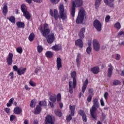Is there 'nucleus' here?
Returning a JSON list of instances; mask_svg holds the SVG:
<instances>
[{
	"label": "nucleus",
	"mask_w": 124,
	"mask_h": 124,
	"mask_svg": "<svg viewBox=\"0 0 124 124\" xmlns=\"http://www.w3.org/2000/svg\"><path fill=\"white\" fill-rule=\"evenodd\" d=\"M23 16L27 19V20H31V13L30 12L27 11L23 13Z\"/></svg>",
	"instance_id": "b1692460"
},
{
	"label": "nucleus",
	"mask_w": 124,
	"mask_h": 124,
	"mask_svg": "<svg viewBox=\"0 0 124 124\" xmlns=\"http://www.w3.org/2000/svg\"><path fill=\"white\" fill-rule=\"evenodd\" d=\"M110 19H111V16L109 15L107 16L105 19V22L108 23V22H110Z\"/></svg>",
	"instance_id": "c03bdc74"
},
{
	"label": "nucleus",
	"mask_w": 124,
	"mask_h": 124,
	"mask_svg": "<svg viewBox=\"0 0 124 124\" xmlns=\"http://www.w3.org/2000/svg\"><path fill=\"white\" fill-rule=\"evenodd\" d=\"M39 30L43 36L46 37V41L48 44H52L55 41V34L50 33L51 31L49 29V25L47 23L44 24V29L42 27H41Z\"/></svg>",
	"instance_id": "f257e3e1"
},
{
	"label": "nucleus",
	"mask_w": 124,
	"mask_h": 124,
	"mask_svg": "<svg viewBox=\"0 0 124 124\" xmlns=\"http://www.w3.org/2000/svg\"><path fill=\"white\" fill-rule=\"evenodd\" d=\"M7 20H8L11 23H12L13 25L15 24L16 21L15 20V17L14 16H11L10 17H7Z\"/></svg>",
	"instance_id": "c756f323"
},
{
	"label": "nucleus",
	"mask_w": 124,
	"mask_h": 124,
	"mask_svg": "<svg viewBox=\"0 0 124 124\" xmlns=\"http://www.w3.org/2000/svg\"><path fill=\"white\" fill-rule=\"evenodd\" d=\"M108 77L110 78L111 76H112V74L113 73V66H112V64L109 63L108 65Z\"/></svg>",
	"instance_id": "4468645a"
},
{
	"label": "nucleus",
	"mask_w": 124,
	"mask_h": 124,
	"mask_svg": "<svg viewBox=\"0 0 124 124\" xmlns=\"http://www.w3.org/2000/svg\"><path fill=\"white\" fill-rule=\"evenodd\" d=\"M16 120L17 119V117H16L15 115H11L10 117V120L11 122H13V121H14V120Z\"/></svg>",
	"instance_id": "79ce46f5"
},
{
	"label": "nucleus",
	"mask_w": 124,
	"mask_h": 124,
	"mask_svg": "<svg viewBox=\"0 0 124 124\" xmlns=\"http://www.w3.org/2000/svg\"><path fill=\"white\" fill-rule=\"evenodd\" d=\"M49 14L51 17H54L55 21H58L59 19H62L64 21V20H66L67 18V15L66 13H64V6L62 4H61L59 6V12L57 9H54L53 12V10H49Z\"/></svg>",
	"instance_id": "f03ea898"
},
{
	"label": "nucleus",
	"mask_w": 124,
	"mask_h": 124,
	"mask_svg": "<svg viewBox=\"0 0 124 124\" xmlns=\"http://www.w3.org/2000/svg\"><path fill=\"white\" fill-rule=\"evenodd\" d=\"M109 94H108V92H105L104 94V97L106 100H108V96Z\"/></svg>",
	"instance_id": "3c124183"
},
{
	"label": "nucleus",
	"mask_w": 124,
	"mask_h": 124,
	"mask_svg": "<svg viewBox=\"0 0 124 124\" xmlns=\"http://www.w3.org/2000/svg\"><path fill=\"white\" fill-rule=\"evenodd\" d=\"M35 37V35L34 34V33L33 32H31L29 37H28V39L29 40V41H30V42H32V41H33V40H34V38Z\"/></svg>",
	"instance_id": "c85d7f7f"
},
{
	"label": "nucleus",
	"mask_w": 124,
	"mask_h": 124,
	"mask_svg": "<svg viewBox=\"0 0 124 124\" xmlns=\"http://www.w3.org/2000/svg\"><path fill=\"white\" fill-rule=\"evenodd\" d=\"M93 26L95 29L97 31H101V29L102 28V25H101V22L98 20L95 19L93 22Z\"/></svg>",
	"instance_id": "423d86ee"
},
{
	"label": "nucleus",
	"mask_w": 124,
	"mask_h": 124,
	"mask_svg": "<svg viewBox=\"0 0 124 124\" xmlns=\"http://www.w3.org/2000/svg\"><path fill=\"white\" fill-rule=\"evenodd\" d=\"M84 4V1L83 0H74L72 3V6L71 7V15L72 17L75 16V11L76 7H81Z\"/></svg>",
	"instance_id": "20e7f679"
},
{
	"label": "nucleus",
	"mask_w": 124,
	"mask_h": 124,
	"mask_svg": "<svg viewBox=\"0 0 124 124\" xmlns=\"http://www.w3.org/2000/svg\"><path fill=\"white\" fill-rule=\"evenodd\" d=\"M25 1L27 2V3H29L30 4L31 3V1H32V0H25Z\"/></svg>",
	"instance_id": "0e129e2a"
},
{
	"label": "nucleus",
	"mask_w": 124,
	"mask_h": 124,
	"mask_svg": "<svg viewBox=\"0 0 124 124\" xmlns=\"http://www.w3.org/2000/svg\"><path fill=\"white\" fill-rule=\"evenodd\" d=\"M45 55L46 58H48L49 59H50L51 58H53V57L54 56V53H53L52 51H46Z\"/></svg>",
	"instance_id": "a878e982"
},
{
	"label": "nucleus",
	"mask_w": 124,
	"mask_h": 124,
	"mask_svg": "<svg viewBox=\"0 0 124 124\" xmlns=\"http://www.w3.org/2000/svg\"><path fill=\"white\" fill-rule=\"evenodd\" d=\"M115 0H104V2L106 4V5H108L111 8H114L115 7L114 3V1Z\"/></svg>",
	"instance_id": "ddd939ff"
},
{
	"label": "nucleus",
	"mask_w": 124,
	"mask_h": 124,
	"mask_svg": "<svg viewBox=\"0 0 124 124\" xmlns=\"http://www.w3.org/2000/svg\"><path fill=\"white\" fill-rule=\"evenodd\" d=\"M25 90H26V91H29V90H30V89L29 88V86H28L27 85L25 86Z\"/></svg>",
	"instance_id": "338daca9"
},
{
	"label": "nucleus",
	"mask_w": 124,
	"mask_h": 124,
	"mask_svg": "<svg viewBox=\"0 0 124 124\" xmlns=\"http://www.w3.org/2000/svg\"><path fill=\"white\" fill-rule=\"evenodd\" d=\"M93 45L94 51L96 52H98V51H99L100 49V44H99V42H98V41H97L96 39L93 40Z\"/></svg>",
	"instance_id": "1a4fd4ad"
},
{
	"label": "nucleus",
	"mask_w": 124,
	"mask_h": 124,
	"mask_svg": "<svg viewBox=\"0 0 124 124\" xmlns=\"http://www.w3.org/2000/svg\"><path fill=\"white\" fill-rule=\"evenodd\" d=\"M56 99L58 102H60V101L62 100V95L61 94V93H59L57 94Z\"/></svg>",
	"instance_id": "a19ab883"
},
{
	"label": "nucleus",
	"mask_w": 124,
	"mask_h": 124,
	"mask_svg": "<svg viewBox=\"0 0 124 124\" xmlns=\"http://www.w3.org/2000/svg\"><path fill=\"white\" fill-rule=\"evenodd\" d=\"M49 99L52 102L55 103L57 101V97H56V96L51 95L49 97Z\"/></svg>",
	"instance_id": "f704fd0d"
},
{
	"label": "nucleus",
	"mask_w": 124,
	"mask_h": 124,
	"mask_svg": "<svg viewBox=\"0 0 124 124\" xmlns=\"http://www.w3.org/2000/svg\"><path fill=\"white\" fill-rule=\"evenodd\" d=\"M35 104H36V100L35 99H32L30 103V107L31 108H34L35 107Z\"/></svg>",
	"instance_id": "72a5a7b5"
},
{
	"label": "nucleus",
	"mask_w": 124,
	"mask_h": 124,
	"mask_svg": "<svg viewBox=\"0 0 124 124\" xmlns=\"http://www.w3.org/2000/svg\"><path fill=\"white\" fill-rule=\"evenodd\" d=\"M9 76H11V79H13V78H14V73H13V72H11L9 74Z\"/></svg>",
	"instance_id": "4d7b16f0"
},
{
	"label": "nucleus",
	"mask_w": 124,
	"mask_h": 124,
	"mask_svg": "<svg viewBox=\"0 0 124 124\" xmlns=\"http://www.w3.org/2000/svg\"><path fill=\"white\" fill-rule=\"evenodd\" d=\"M93 105L92 108H90V114L92 118L95 121L97 120V115L95 113L97 110V108H99V102H98V99L95 98L93 100Z\"/></svg>",
	"instance_id": "7ed1b4c3"
},
{
	"label": "nucleus",
	"mask_w": 124,
	"mask_h": 124,
	"mask_svg": "<svg viewBox=\"0 0 124 124\" xmlns=\"http://www.w3.org/2000/svg\"><path fill=\"white\" fill-rule=\"evenodd\" d=\"M85 31H86L85 28H82L80 30L79 32L78 33V36L80 39H84V38L85 37L84 33Z\"/></svg>",
	"instance_id": "2eb2a0df"
},
{
	"label": "nucleus",
	"mask_w": 124,
	"mask_h": 124,
	"mask_svg": "<svg viewBox=\"0 0 124 124\" xmlns=\"http://www.w3.org/2000/svg\"><path fill=\"white\" fill-rule=\"evenodd\" d=\"M124 31H120L118 33L117 35L118 36H121V35H124Z\"/></svg>",
	"instance_id": "bf43d9fd"
},
{
	"label": "nucleus",
	"mask_w": 124,
	"mask_h": 124,
	"mask_svg": "<svg viewBox=\"0 0 124 124\" xmlns=\"http://www.w3.org/2000/svg\"><path fill=\"white\" fill-rule=\"evenodd\" d=\"M13 112L14 114H16V115H20V114H22L23 110L21 108L16 107L14 108Z\"/></svg>",
	"instance_id": "a211bd4d"
},
{
	"label": "nucleus",
	"mask_w": 124,
	"mask_h": 124,
	"mask_svg": "<svg viewBox=\"0 0 124 124\" xmlns=\"http://www.w3.org/2000/svg\"><path fill=\"white\" fill-rule=\"evenodd\" d=\"M52 4H58L61 0H49Z\"/></svg>",
	"instance_id": "37998d69"
},
{
	"label": "nucleus",
	"mask_w": 124,
	"mask_h": 124,
	"mask_svg": "<svg viewBox=\"0 0 124 124\" xmlns=\"http://www.w3.org/2000/svg\"><path fill=\"white\" fill-rule=\"evenodd\" d=\"M20 9L23 13L28 11V7L25 4H22L21 5Z\"/></svg>",
	"instance_id": "cd10ccee"
},
{
	"label": "nucleus",
	"mask_w": 124,
	"mask_h": 124,
	"mask_svg": "<svg viewBox=\"0 0 124 124\" xmlns=\"http://www.w3.org/2000/svg\"><path fill=\"white\" fill-rule=\"evenodd\" d=\"M121 59V55L120 54H116L115 56V60L116 61H119Z\"/></svg>",
	"instance_id": "603ef678"
},
{
	"label": "nucleus",
	"mask_w": 124,
	"mask_h": 124,
	"mask_svg": "<svg viewBox=\"0 0 124 124\" xmlns=\"http://www.w3.org/2000/svg\"><path fill=\"white\" fill-rule=\"evenodd\" d=\"M51 49L53 51H61L62 49V47L60 44H57L52 46Z\"/></svg>",
	"instance_id": "f3484780"
},
{
	"label": "nucleus",
	"mask_w": 124,
	"mask_h": 124,
	"mask_svg": "<svg viewBox=\"0 0 124 124\" xmlns=\"http://www.w3.org/2000/svg\"><path fill=\"white\" fill-rule=\"evenodd\" d=\"M71 78H73V86L74 89L76 88L77 86V81H76V77H77V75L76 74V71H73L71 73Z\"/></svg>",
	"instance_id": "9d476101"
},
{
	"label": "nucleus",
	"mask_w": 124,
	"mask_h": 124,
	"mask_svg": "<svg viewBox=\"0 0 124 124\" xmlns=\"http://www.w3.org/2000/svg\"><path fill=\"white\" fill-rule=\"evenodd\" d=\"M54 113L57 117H62V110L60 109H55Z\"/></svg>",
	"instance_id": "5701e85b"
},
{
	"label": "nucleus",
	"mask_w": 124,
	"mask_h": 124,
	"mask_svg": "<svg viewBox=\"0 0 124 124\" xmlns=\"http://www.w3.org/2000/svg\"><path fill=\"white\" fill-rule=\"evenodd\" d=\"M72 117H73V116L71 115V113L66 116V120L67 123H69V122H70L71 120H72Z\"/></svg>",
	"instance_id": "e433bc0d"
},
{
	"label": "nucleus",
	"mask_w": 124,
	"mask_h": 124,
	"mask_svg": "<svg viewBox=\"0 0 124 124\" xmlns=\"http://www.w3.org/2000/svg\"><path fill=\"white\" fill-rule=\"evenodd\" d=\"M86 52L88 55H90L91 54V52H92V46H89L87 48H86Z\"/></svg>",
	"instance_id": "ea45409f"
},
{
	"label": "nucleus",
	"mask_w": 124,
	"mask_h": 124,
	"mask_svg": "<svg viewBox=\"0 0 124 124\" xmlns=\"http://www.w3.org/2000/svg\"><path fill=\"white\" fill-rule=\"evenodd\" d=\"M114 86H118V85H121V81L119 80H115L113 83Z\"/></svg>",
	"instance_id": "58836bf2"
},
{
	"label": "nucleus",
	"mask_w": 124,
	"mask_h": 124,
	"mask_svg": "<svg viewBox=\"0 0 124 124\" xmlns=\"http://www.w3.org/2000/svg\"><path fill=\"white\" fill-rule=\"evenodd\" d=\"M102 121H104L106 119V115L104 112L102 113Z\"/></svg>",
	"instance_id": "5fc2aeb1"
},
{
	"label": "nucleus",
	"mask_w": 124,
	"mask_h": 124,
	"mask_svg": "<svg viewBox=\"0 0 124 124\" xmlns=\"http://www.w3.org/2000/svg\"><path fill=\"white\" fill-rule=\"evenodd\" d=\"M39 106H40V107H42V106L44 107H46L47 102L46 101H40L39 103Z\"/></svg>",
	"instance_id": "2f4dec72"
},
{
	"label": "nucleus",
	"mask_w": 124,
	"mask_h": 124,
	"mask_svg": "<svg viewBox=\"0 0 124 124\" xmlns=\"http://www.w3.org/2000/svg\"><path fill=\"white\" fill-rule=\"evenodd\" d=\"M89 84V80L87 78L84 82L83 84L82 87V92L83 93L86 92V90L87 89V87H88V84Z\"/></svg>",
	"instance_id": "6ab92c4d"
},
{
	"label": "nucleus",
	"mask_w": 124,
	"mask_h": 124,
	"mask_svg": "<svg viewBox=\"0 0 124 124\" xmlns=\"http://www.w3.org/2000/svg\"><path fill=\"white\" fill-rule=\"evenodd\" d=\"M16 25L19 29H24L25 28V23L21 21H17L16 23Z\"/></svg>",
	"instance_id": "393cba45"
},
{
	"label": "nucleus",
	"mask_w": 124,
	"mask_h": 124,
	"mask_svg": "<svg viewBox=\"0 0 124 124\" xmlns=\"http://www.w3.org/2000/svg\"><path fill=\"white\" fill-rule=\"evenodd\" d=\"M41 110H42V108H41V107L39 105H37L36 108L34 110V114L35 115H38L41 112Z\"/></svg>",
	"instance_id": "412c9836"
},
{
	"label": "nucleus",
	"mask_w": 124,
	"mask_h": 124,
	"mask_svg": "<svg viewBox=\"0 0 124 124\" xmlns=\"http://www.w3.org/2000/svg\"><path fill=\"white\" fill-rule=\"evenodd\" d=\"M75 46H78L79 48H83L84 47V42L82 39H78L75 41Z\"/></svg>",
	"instance_id": "f8f14e48"
},
{
	"label": "nucleus",
	"mask_w": 124,
	"mask_h": 124,
	"mask_svg": "<svg viewBox=\"0 0 124 124\" xmlns=\"http://www.w3.org/2000/svg\"><path fill=\"white\" fill-rule=\"evenodd\" d=\"M102 0H96L95 2V7L96 9H98V7L100 5Z\"/></svg>",
	"instance_id": "473e14b6"
},
{
	"label": "nucleus",
	"mask_w": 124,
	"mask_h": 124,
	"mask_svg": "<svg viewBox=\"0 0 124 124\" xmlns=\"http://www.w3.org/2000/svg\"><path fill=\"white\" fill-rule=\"evenodd\" d=\"M8 65H11L13 63V53H9L6 58Z\"/></svg>",
	"instance_id": "9b49d317"
},
{
	"label": "nucleus",
	"mask_w": 124,
	"mask_h": 124,
	"mask_svg": "<svg viewBox=\"0 0 124 124\" xmlns=\"http://www.w3.org/2000/svg\"><path fill=\"white\" fill-rule=\"evenodd\" d=\"M92 99H93V95H92V94H89L87 99L88 102H91L92 101Z\"/></svg>",
	"instance_id": "de8ad7c7"
},
{
	"label": "nucleus",
	"mask_w": 124,
	"mask_h": 124,
	"mask_svg": "<svg viewBox=\"0 0 124 124\" xmlns=\"http://www.w3.org/2000/svg\"><path fill=\"white\" fill-rule=\"evenodd\" d=\"M13 69L14 71H16L18 75H23V74H25L27 70V68H24L23 69L20 70L18 68V66L17 65H14L13 67Z\"/></svg>",
	"instance_id": "6e6552de"
},
{
	"label": "nucleus",
	"mask_w": 124,
	"mask_h": 124,
	"mask_svg": "<svg viewBox=\"0 0 124 124\" xmlns=\"http://www.w3.org/2000/svg\"><path fill=\"white\" fill-rule=\"evenodd\" d=\"M78 114L79 115H80V116H81V117L82 116H84V115H85L86 113H85V111H84V110H82V109H80L79 110H78Z\"/></svg>",
	"instance_id": "49530a36"
},
{
	"label": "nucleus",
	"mask_w": 124,
	"mask_h": 124,
	"mask_svg": "<svg viewBox=\"0 0 124 124\" xmlns=\"http://www.w3.org/2000/svg\"><path fill=\"white\" fill-rule=\"evenodd\" d=\"M75 108L76 107L75 105L72 106L71 105H69V109L71 111V114L73 116H74L75 115Z\"/></svg>",
	"instance_id": "4be33fe9"
},
{
	"label": "nucleus",
	"mask_w": 124,
	"mask_h": 124,
	"mask_svg": "<svg viewBox=\"0 0 124 124\" xmlns=\"http://www.w3.org/2000/svg\"><path fill=\"white\" fill-rule=\"evenodd\" d=\"M45 122H46L49 124H55V122H56V118H55V116L49 114L47 115L46 117Z\"/></svg>",
	"instance_id": "0eeeda50"
},
{
	"label": "nucleus",
	"mask_w": 124,
	"mask_h": 124,
	"mask_svg": "<svg viewBox=\"0 0 124 124\" xmlns=\"http://www.w3.org/2000/svg\"><path fill=\"white\" fill-rule=\"evenodd\" d=\"M73 89H74V88H73V86L72 87V81H69V92L70 93H73Z\"/></svg>",
	"instance_id": "bb28decb"
},
{
	"label": "nucleus",
	"mask_w": 124,
	"mask_h": 124,
	"mask_svg": "<svg viewBox=\"0 0 124 124\" xmlns=\"http://www.w3.org/2000/svg\"><path fill=\"white\" fill-rule=\"evenodd\" d=\"M4 111L7 113V114H9L10 113V108H4Z\"/></svg>",
	"instance_id": "864d4df0"
},
{
	"label": "nucleus",
	"mask_w": 124,
	"mask_h": 124,
	"mask_svg": "<svg viewBox=\"0 0 124 124\" xmlns=\"http://www.w3.org/2000/svg\"><path fill=\"white\" fill-rule=\"evenodd\" d=\"M80 59H76V62H77V65L78 67H79L80 66Z\"/></svg>",
	"instance_id": "13d9d810"
},
{
	"label": "nucleus",
	"mask_w": 124,
	"mask_h": 124,
	"mask_svg": "<svg viewBox=\"0 0 124 124\" xmlns=\"http://www.w3.org/2000/svg\"><path fill=\"white\" fill-rule=\"evenodd\" d=\"M89 93H93V88H89Z\"/></svg>",
	"instance_id": "680f3d73"
},
{
	"label": "nucleus",
	"mask_w": 124,
	"mask_h": 124,
	"mask_svg": "<svg viewBox=\"0 0 124 124\" xmlns=\"http://www.w3.org/2000/svg\"><path fill=\"white\" fill-rule=\"evenodd\" d=\"M37 50L38 51V52L40 54V53H41L42 51H43V47H42V46L39 45L37 46Z\"/></svg>",
	"instance_id": "c9c22d12"
},
{
	"label": "nucleus",
	"mask_w": 124,
	"mask_h": 124,
	"mask_svg": "<svg viewBox=\"0 0 124 124\" xmlns=\"http://www.w3.org/2000/svg\"><path fill=\"white\" fill-rule=\"evenodd\" d=\"M114 27L117 30H120L121 29V23L120 22H117L114 24Z\"/></svg>",
	"instance_id": "4c0bfd02"
},
{
	"label": "nucleus",
	"mask_w": 124,
	"mask_h": 124,
	"mask_svg": "<svg viewBox=\"0 0 124 124\" xmlns=\"http://www.w3.org/2000/svg\"><path fill=\"white\" fill-rule=\"evenodd\" d=\"M34 2H37L38 3H41L42 0H32Z\"/></svg>",
	"instance_id": "052dcab7"
},
{
	"label": "nucleus",
	"mask_w": 124,
	"mask_h": 124,
	"mask_svg": "<svg viewBox=\"0 0 124 124\" xmlns=\"http://www.w3.org/2000/svg\"><path fill=\"white\" fill-rule=\"evenodd\" d=\"M14 101V98H12L9 101V103H10L12 105V103H13Z\"/></svg>",
	"instance_id": "e2e57ef3"
},
{
	"label": "nucleus",
	"mask_w": 124,
	"mask_h": 124,
	"mask_svg": "<svg viewBox=\"0 0 124 124\" xmlns=\"http://www.w3.org/2000/svg\"><path fill=\"white\" fill-rule=\"evenodd\" d=\"M16 52L17 53H19V54H21V53H23V48L22 47H18L16 48Z\"/></svg>",
	"instance_id": "a18cd8bd"
},
{
	"label": "nucleus",
	"mask_w": 124,
	"mask_h": 124,
	"mask_svg": "<svg viewBox=\"0 0 124 124\" xmlns=\"http://www.w3.org/2000/svg\"><path fill=\"white\" fill-rule=\"evenodd\" d=\"M56 65L58 70H60V68L62 67V58L58 57L56 60Z\"/></svg>",
	"instance_id": "dca6fc26"
},
{
	"label": "nucleus",
	"mask_w": 124,
	"mask_h": 124,
	"mask_svg": "<svg viewBox=\"0 0 124 124\" xmlns=\"http://www.w3.org/2000/svg\"><path fill=\"white\" fill-rule=\"evenodd\" d=\"M29 84L31 87H35L36 86V83H34L32 80L30 81Z\"/></svg>",
	"instance_id": "8fccbe9b"
},
{
	"label": "nucleus",
	"mask_w": 124,
	"mask_h": 124,
	"mask_svg": "<svg viewBox=\"0 0 124 124\" xmlns=\"http://www.w3.org/2000/svg\"><path fill=\"white\" fill-rule=\"evenodd\" d=\"M82 118V120L83 121V122L84 123H87V121H88L87 119V115L84 114V115H82V116H81Z\"/></svg>",
	"instance_id": "09e8293b"
},
{
	"label": "nucleus",
	"mask_w": 124,
	"mask_h": 124,
	"mask_svg": "<svg viewBox=\"0 0 124 124\" xmlns=\"http://www.w3.org/2000/svg\"><path fill=\"white\" fill-rule=\"evenodd\" d=\"M49 103L50 104V107H51V108H53V107H54V104H53L52 102L49 101Z\"/></svg>",
	"instance_id": "69168bd1"
},
{
	"label": "nucleus",
	"mask_w": 124,
	"mask_h": 124,
	"mask_svg": "<svg viewBox=\"0 0 124 124\" xmlns=\"http://www.w3.org/2000/svg\"><path fill=\"white\" fill-rule=\"evenodd\" d=\"M85 16H86L85 10L84 9V8L81 7L78 10V14L76 20V24H83Z\"/></svg>",
	"instance_id": "39448f33"
},
{
	"label": "nucleus",
	"mask_w": 124,
	"mask_h": 124,
	"mask_svg": "<svg viewBox=\"0 0 124 124\" xmlns=\"http://www.w3.org/2000/svg\"><path fill=\"white\" fill-rule=\"evenodd\" d=\"M100 103L101 106H104L105 105V103H104V101H103V98H101L100 100Z\"/></svg>",
	"instance_id": "6e6d98bb"
},
{
	"label": "nucleus",
	"mask_w": 124,
	"mask_h": 124,
	"mask_svg": "<svg viewBox=\"0 0 124 124\" xmlns=\"http://www.w3.org/2000/svg\"><path fill=\"white\" fill-rule=\"evenodd\" d=\"M119 45H123L124 46V41H122V42L119 43Z\"/></svg>",
	"instance_id": "774afa93"
},
{
	"label": "nucleus",
	"mask_w": 124,
	"mask_h": 124,
	"mask_svg": "<svg viewBox=\"0 0 124 124\" xmlns=\"http://www.w3.org/2000/svg\"><path fill=\"white\" fill-rule=\"evenodd\" d=\"M91 70L93 74H98L100 69L98 66H95L92 68Z\"/></svg>",
	"instance_id": "aec40b11"
},
{
	"label": "nucleus",
	"mask_w": 124,
	"mask_h": 124,
	"mask_svg": "<svg viewBox=\"0 0 124 124\" xmlns=\"http://www.w3.org/2000/svg\"><path fill=\"white\" fill-rule=\"evenodd\" d=\"M2 12L4 15H6V14H7V12H8V7H7V5H5L3 6L2 8Z\"/></svg>",
	"instance_id": "7c9ffc66"
}]
</instances>
